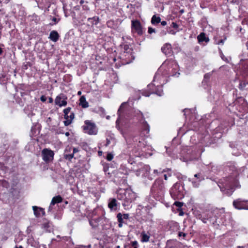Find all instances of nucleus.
Wrapping results in <instances>:
<instances>
[{"label": "nucleus", "mask_w": 248, "mask_h": 248, "mask_svg": "<svg viewBox=\"0 0 248 248\" xmlns=\"http://www.w3.org/2000/svg\"><path fill=\"white\" fill-rule=\"evenodd\" d=\"M127 105V102L123 103L118 110L117 113L119 117L116 121V123L118 122L120 123H124L125 124L128 123V116H125L126 112H125V107Z\"/></svg>", "instance_id": "39448f33"}, {"label": "nucleus", "mask_w": 248, "mask_h": 248, "mask_svg": "<svg viewBox=\"0 0 248 248\" xmlns=\"http://www.w3.org/2000/svg\"><path fill=\"white\" fill-rule=\"evenodd\" d=\"M165 192V187L163 180L156 179L151 187L150 194L156 200L160 201L164 197Z\"/></svg>", "instance_id": "f257e3e1"}, {"label": "nucleus", "mask_w": 248, "mask_h": 248, "mask_svg": "<svg viewBox=\"0 0 248 248\" xmlns=\"http://www.w3.org/2000/svg\"><path fill=\"white\" fill-rule=\"evenodd\" d=\"M63 198L60 195L54 197L51 202V205H55L62 202Z\"/></svg>", "instance_id": "6ab92c4d"}, {"label": "nucleus", "mask_w": 248, "mask_h": 248, "mask_svg": "<svg viewBox=\"0 0 248 248\" xmlns=\"http://www.w3.org/2000/svg\"><path fill=\"white\" fill-rule=\"evenodd\" d=\"M183 111L184 112V115L186 117V115H189L191 113V110L188 108H185L183 110Z\"/></svg>", "instance_id": "c9c22d12"}, {"label": "nucleus", "mask_w": 248, "mask_h": 248, "mask_svg": "<svg viewBox=\"0 0 248 248\" xmlns=\"http://www.w3.org/2000/svg\"><path fill=\"white\" fill-rule=\"evenodd\" d=\"M71 110V108L70 107H68L63 110V113H64V114H66V113L69 114V113L70 112Z\"/></svg>", "instance_id": "37998d69"}, {"label": "nucleus", "mask_w": 248, "mask_h": 248, "mask_svg": "<svg viewBox=\"0 0 248 248\" xmlns=\"http://www.w3.org/2000/svg\"><path fill=\"white\" fill-rule=\"evenodd\" d=\"M53 205H51V204H50L49 207H48V212H50L52 210V207L51 206H52Z\"/></svg>", "instance_id": "69168bd1"}, {"label": "nucleus", "mask_w": 248, "mask_h": 248, "mask_svg": "<svg viewBox=\"0 0 248 248\" xmlns=\"http://www.w3.org/2000/svg\"><path fill=\"white\" fill-rule=\"evenodd\" d=\"M42 228L44 229H45L46 231H48L49 232H51V230H52V223L48 220L46 218H44L43 219V223H42Z\"/></svg>", "instance_id": "4468645a"}, {"label": "nucleus", "mask_w": 248, "mask_h": 248, "mask_svg": "<svg viewBox=\"0 0 248 248\" xmlns=\"http://www.w3.org/2000/svg\"><path fill=\"white\" fill-rule=\"evenodd\" d=\"M64 118L66 120H69V115H68V114H64Z\"/></svg>", "instance_id": "4d7b16f0"}, {"label": "nucleus", "mask_w": 248, "mask_h": 248, "mask_svg": "<svg viewBox=\"0 0 248 248\" xmlns=\"http://www.w3.org/2000/svg\"><path fill=\"white\" fill-rule=\"evenodd\" d=\"M154 85L153 84H149L148 86V88L149 89L151 90L150 93L147 92H143L142 94L143 95L148 97L150 96V94L155 93L157 94L158 96H161L163 94V90L162 86L157 85L156 87H155V89H152V87H153Z\"/></svg>", "instance_id": "0eeeda50"}, {"label": "nucleus", "mask_w": 248, "mask_h": 248, "mask_svg": "<svg viewBox=\"0 0 248 248\" xmlns=\"http://www.w3.org/2000/svg\"><path fill=\"white\" fill-rule=\"evenodd\" d=\"M150 170V167L149 165H144L140 169V172L142 173V175L146 177L148 175Z\"/></svg>", "instance_id": "dca6fc26"}, {"label": "nucleus", "mask_w": 248, "mask_h": 248, "mask_svg": "<svg viewBox=\"0 0 248 248\" xmlns=\"http://www.w3.org/2000/svg\"><path fill=\"white\" fill-rule=\"evenodd\" d=\"M117 199L124 201V206H128L135 199V194L129 189H120L117 191Z\"/></svg>", "instance_id": "f03ea898"}, {"label": "nucleus", "mask_w": 248, "mask_h": 248, "mask_svg": "<svg viewBox=\"0 0 248 248\" xmlns=\"http://www.w3.org/2000/svg\"><path fill=\"white\" fill-rule=\"evenodd\" d=\"M52 20L53 22H54V23H50V25L52 26L53 25H55L57 23H58V22L59 21L60 19H57V18L55 17H53L52 19Z\"/></svg>", "instance_id": "e433bc0d"}, {"label": "nucleus", "mask_w": 248, "mask_h": 248, "mask_svg": "<svg viewBox=\"0 0 248 248\" xmlns=\"http://www.w3.org/2000/svg\"><path fill=\"white\" fill-rule=\"evenodd\" d=\"M66 96L62 93L60 94L59 95L57 96L55 99V102L56 105H59V104L61 103L62 99H66Z\"/></svg>", "instance_id": "4be33fe9"}, {"label": "nucleus", "mask_w": 248, "mask_h": 248, "mask_svg": "<svg viewBox=\"0 0 248 248\" xmlns=\"http://www.w3.org/2000/svg\"><path fill=\"white\" fill-rule=\"evenodd\" d=\"M123 215V217L124 219H127L129 218V214H124Z\"/></svg>", "instance_id": "603ef678"}, {"label": "nucleus", "mask_w": 248, "mask_h": 248, "mask_svg": "<svg viewBox=\"0 0 248 248\" xmlns=\"http://www.w3.org/2000/svg\"><path fill=\"white\" fill-rule=\"evenodd\" d=\"M59 37V33L57 31H52L50 33L49 38L51 41L56 42L58 40Z\"/></svg>", "instance_id": "f3484780"}, {"label": "nucleus", "mask_w": 248, "mask_h": 248, "mask_svg": "<svg viewBox=\"0 0 248 248\" xmlns=\"http://www.w3.org/2000/svg\"><path fill=\"white\" fill-rule=\"evenodd\" d=\"M197 39H198L199 43L201 44L202 43V32H201L198 35V36H197Z\"/></svg>", "instance_id": "a18cd8bd"}, {"label": "nucleus", "mask_w": 248, "mask_h": 248, "mask_svg": "<svg viewBox=\"0 0 248 248\" xmlns=\"http://www.w3.org/2000/svg\"><path fill=\"white\" fill-rule=\"evenodd\" d=\"M200 50V47L199 46H196L194 48V50L195 51H198Z\"/></svg>", "instance_id": "e2e57ef3"}, {"label": "nucleus", "mask_w": 248, "mask_h": 248, "mask_svg": "<svg viewBox=\"0 0 248 248\" xmlns=\"http://www.w3.org/2000/svg\"><path fill=\"white\" fill-rule=\"evenodd\" d=\"M184 203L180 202H175L174 203V205L176 206L179 209H181V207L183 205Z\"/></svg>", "instance_id": "f704fd0d"}, {"label": "nucleus", "mask_w": 248, "mask_h": 248, "mask_svg": "<svg viewBox=\"0 0 248 248\" xmlns=\"http://www.w3.org/2000/svg\"><path fill=\"white\" fill-rule=\"evenodd\" d=\"M138 243L137 241L132 242V246L134 247H137Z\"/></svg>", "instance_id": "864d4df0"}, {"label": "nucleus", "mask_w": 248, "mask_h": 248, "mask_svg": "<svg viewBox=\"0 0 248 248\" xmlns=\"http://www.w3.org/2000/svg\"><path fill=\"white\" fill-rule=\"evenodd\" d=\"M73 157L74 154L73 153L71 154L64 155V158L66 159H68L69 160H70Z\"/></svg>", "instance_id": "473e14b6"}, {"label": "nucleus", "mask_w": 248, "mask_h": 248, "mask_svg": "<svg viewBox=\"0 0 248 248\" xmlns=\"http://www.w3.org/2000/svg\"><path fill=\"white\" fill-rule=\"evenodd\" d=\"M110 143V140L108 139H106V143L105 144V146H108V145H109Z\"/></svg>", "instance_id": "13d9d810"}, {"label": "nucleus", "mask_w": 248, "mask_h": 248, "mask_svg": "<svg viewBox=\"0 0 248 248\" xmlns=\"http://www.w3.org/2000/svg\"><path fill=\"white\" fill-rule=\"evenodd\" d=\"M174 50L176 53H178L179 52H180L181 50V48L179 46H176L174 47Z\"/></svg>", "instance_id": "49530a36"}, {"label": "nucleus", "mask_w": 248, "mask_h": 248, "mask_svg": "<svg viewBox=\"0 0 248 248\" xmlns=\"http://www.w3.org/2000/svg\"><path fill=\"white\" fill-rule=\"evenodd\" d=\"M67 103V101H66V99H62V100L61 101V103L59 104V106L60 107H62V106H66Z\"/></svg>", "instance_id": "58836bf2"}, {"label": "nucleus", "mask_w": 248, "mask_h": 248, "mask_svg": "<svg viewBox=\"0 0 248 248\" xmlns=\"http://www.w3.org/2000/svg\"><path fill=\"white\" fill-rule=\"evenodd\" d=\"M0 186L2 187L1 190L3 188H8L10 186L9 183L5 180H0Z\"/></svg>", "instance_id": "a878e982"}, {"label": "nucleus", "mask_w": 248, "mask_h": 248, "mask_svg": "<svg viewBox=\"0 0 248 248\" xmlns=\"http://www.w3.org/2000/svg\"><path fill=\"white\" fill-rule=\"evenodd\" d=\"M137 114L139 118V121L142 124V133L145 136H147L150 131L149 125L148 124L147 122L145 121L143 114L140 111H139Z\"/></svg>", "instance_id": "423d86ee"}, {"label": "nucleus", "mask_w": 248, "mask_h": 248, "mask_svg": "<svg viewBox=\"0 0 248 248\" xmlns=\"http://www.w3.org/2000/svg\"><path fill=\"white\" fill-rule=\"evenodd\" d=\"M117 220L119 223H124V218L123 217V215L121 213H119L117 215Z\"/></svg>", "instance_id": "c85d7f7f"}, {"label": "nucleus", "mask_w": 248, "mask_h": 248, "mask_svg": "<svg viewBox=\"0 0 248 248\" xmlns=\"http://www.w3.org/2000/svg\"><path fill=\"white\" fill-rule=\"evenodd\" d=\"M133 140L134 142H136L135 143V144L137 145L140 148H141L142 147L144 146V144L143 143L142 141L140 140L139 137H134Z\"/></svg>", "instance_id": "5701e85b"}, {"label": "nucleus", "mask_w": 248, "mask_h": 248, "mask_svg": "<svg viewBox=\"0 0 248 248\" xmlns=\"http://www.w3.org/2000/svg\"><path fill=\"white\" fill-rule=\"evenodd\" d=\"M131 30L132 32L135 31L141 36L143 34V28L140 21L138 20H133L131 21Z\"/></svg>", "instance_id": "6e6552de"}, {"label": "nucleus", "mask_w": 248, "mask_h": 248, "mask_svg": "<svg viewBox=\"0 0 248 248\" xmlns=\"http://www.w3.org/2000/svg\"><path fill=\"white\" fill-rule=\"evenodd\" d=\"M161 22V18L159 16H157L155 15H154L152 18L151 22L153 25H156Z\"/></svg>", "instance_id": "b1692460"}, {"label": "nucleus", "mask_w": 248, "mask_h": 248, "mask_svg": "<svg viewBox=\"0 0 248 248\" xmlns=\"http://www.w3.org/2000/svg\"><path fill=\"white\" fill-rule=\"evenodd\" d=\"M54 155V152L49 149L45 148L42 151L43 160L46 163L52 161L53 159Z\"/></svg>", "instance_id": "1a4fd4ad"}, {"label": "nucleus", "mask_w": 248, "mask_h": 248, "mask_svg": "<svg viewBox=\"0 0 248 248\" xmlns=\"http://www.w3.org/2000/svg\"><path fill=\"white\" fill-rule=\"evenodd\" d=\"M82 130L85 133L90 135H96L98 132V128L95 124L90 120L84 121V125L82 126Z\"/></svg>", "instance_id": "20e7f679"}, {"label": "nucleus", "mask_w": 248, "mask_h": 248, "mask_svg": "<svg viewBox=\"0 0 248 248\" xmlns=\"http://www.w3.org/2000/svg\"><path fill=\"white\" fill-rule=\"evenodd\" d=\"M79 151V150L78 148H74L73 151V154H74L76 153H77Z\"/></svg>", "instance_id": "bf43d9fd"}, {"label": "nucleus", "mask_w": 248, "mask_h": 248, "mask_svg": "<svg viewBox=\"0 0 248 248\" xmlns=\"http://www.w3.org/2000/svg\"><path fill=\"white\" fill-rule=\"evenodd\" d=\"M113 158V155L111 154V153H108L107 154V157H106V159L108 160V161H111Z\"/></svg>", "instance_id": "4c0bfd02"}, {"label": "nucleus", "mask_w": 248, "mask_h": 248, "mask_svg": "<svg viewBox=\"0 0 248 248\" xmlns=\"http://www.w3.org/2000/svg\"><path fill=\"white\" fill-rule=\"evenodd\" d=\"M202 155V150H199L197 151H193L190 157V160L192 161H197Z\"/></svg>", "instance_id": "2eb2a0df"}, {"label": "nucleus", "mask_w": 248, "mask_h": 248, "mask_svg": "<svg viewBox=\"0 0 248 248\" xmlns=\"http://www.w3.org/2000/svg\"><path fill=\"white\" fill-rule=\"evenodd\" d=\"M171 27L173 28L174 29H177L178 28L179 26L176 23L173 22L171 23Z\"/></svg>", "instance_id": "c03bdc74"}, {"label": "nucleus", "mask_w": 248, "mask_h": 248, "mask_svg": "<svg viewBox=\"0 0 248 248\" xmlns=\"http://www.w3.org/2000/svg\"><path fill=\"white\" fill-rule=\"evenodd\" d=\"M212 73L205 74L204 76V80L205 82H207L208 80L212 76Z\"/></svg>", "instance_id": "2f4dec72"}, {"label": "nucleus", "mask_w": 248, "mask_h": 248, "mask_svg": "<svg viewBox=\"0 0 248 248\" xmlns=\"http://www.w3.org/2000/svg\"><path fill=\"white\" fill-rule=\"evenodd\" d=\"M178 235V236H179V237L183 236V238H185V237L186 236L187 234L186 233H185L183 232H179Z\"/></svg>", "instance_id": "a19ab883"}, {"label": "nucleus", "mask_w": 248, "mask_h": 248, "mask_svg": "<svg viewBox=\"0 0 248 248\" xmlns=\"http://www.w3.org/2000/svg\"><path fill=\"white\" fill-rule=\"evenodd\" d=\"M192 178H197L198 180L200 179V181L202 180V174L200 172L196 173L194 175Z\"/></svg>", "instance_id": "72a5a7b5"}, {"label": "nucleus", "mask_w": 248, "mask_h": 248, "mask_svg": "<svg viewBox=\"0 0 248 248\" xmlns=\"http://www.w3.org/2000/svg\"><path fill=\"white\" fill-rule=\"evenodd\" d=\"M119 207V203L115 198H110L108 201V207L111 211H116Z\"/></svg>", "instance_id": "9b49d317"}, {"label": "nucleus", "mask_w": 248, "mask_h": 248, "mask_svg": "<svg viewBox=\"0 0 248 248\" xmlns=\"http://www.w3.org/2000/svg\"><path fill=\"white\" fill-rule=\"evenodd\" d=\"M146 177H147L148 179L152 180L153 179V177L148 173V175L146 176Z\"/></svg>", "instance_id": "680f3d73"}, {"label": "nucleus", "mask_w": 248, "mask_h": 248, "mask_svg": "<svg viewBox=\"0 0 248 248\" xmlns=\"http://www.w3.org/2000/svg\"><path fill=\"white\" fill-rule=\"evenodd\" d=\"M226 39V37H224V38L223 39H221L220 40H219L217 43V44H224V41Z\"/></svg>", "instance_id": "3c124183"}, {"label": "nucleus", "mask_w": 248, "mask_h": 248, "mask_svg": "<svg viewBox=\"0 0 248 248\" xmlns=\"http://www.w3.org/2000/svg\"><path fill=\"white\" fill-rule=\"evenodd\" d=\"M164 179H165V180H168V175H167V174H164Z\"/></svg>", "instance_id": "338daca9"}, {"label": "nucleus", "mask_w": 248, "mask_h": 248, "mask_svg": "<svg viewBox=\"0 0 248 248\" xmlns=\"http://www.w3.org/2000/svg\"><path fill=\"white\" fill-rule=\"evenodd\" d=\"M75 118V114L74 112H71L70 115H69V120H65L63 122L65 126H68L70 125L72 122L73 120Z\"/></svg>", "instance_id": "393cba45"}, {"label": "nucleus", "mask_w": 248, "mask_h": 248, "mask_svg": "<svg viewBox=\"0 0 248 248\" xmlns=\"http://www.w3.org/2000/svg\"><path fill=\"white\" fill-rule=\"evenodd\" d=\"M53 100L52 98H51V97H49V101H48V102H49V103H52V102H53Z\"/></svg>", "instance_id": "0e129e2a"}, {"label": "nucleus", "mask_w": 248, "mask_h": 248, "mask_svg": "<svg viewBox=\"0 0 248 248\" xmlns=\"http://www.w3.org/2000/svg\"><path fill=\"white\" fill-rule=\"evenodd\" d=\"M184 190L183 186L179 183L173 185L170 190V194L174 200H181L184 197Z\"/></svg>", "instance_id": "7ed1b4c3"}, {"label": "nucleus", "mask_w": 248, "mask_h": 248, "mask_svg": "<svg viewBox=\"0 0 248 248\" xmlns=\"http://www.w3.org/2000/svg\"><path fill=\"white\" fill-rule=\"evenodd\" d=\"M170 230H178L179 229V224L176 222H172L170 224Z\"/></svg>", "instance_id": "bb28decb"}, {"label": "nucleus", "mask_w": 248, "mask_h": 248, "mask_svg": "<svg viewBox=\"0 0 248 248\" xmlns=\"http://www.w3.org/2000/svg\"><path fill=\"white\" fill-rule=\"evenodd\" d=\"M39 211L41 212L42 214V215L43 216H45V212L44 211V209L40 207V208H39Z\"/></svg>", "instance_id": "6e6d98bb"}, {"label": "nucleus", "mask_w": 248, "mask_h": 248, "mask_svg": "<svg viewBox=\"0 0 248 248\" xmlns=\"http://www.w3.org/2000/svg\"><path fill=\"white\" fill-rule=\"evenodd\" d=\"M162 52L167 56L170 57L172 55V47L170 43H166L161 48Z\"/></svg>", "instance_id": "f8f14e48"}, {"label": "nucleus", "mask_w": 248, "mask_h": 248, "mask_svg": "<svg viewBox=\"0 0 248 248\" xmlns=\"http://www.w3.org/2000/svg\"><path fill=\"white\" fill-rule=\"evenodd\" d=\"M148 233H149V232ZM140 236L141 241L142 242H147L149 241L150 234L146 233L145 231H143L141 232L140 234Z\"/></svg>", "instance_id": "a211bd4d"}, {"label": "nucleus", "mask_w": 248, "mask_h": 248, "mask_svg": "<svg viewBox=\"0 0 248 248\" xmlns=\"http://www.w3.org/2000/svg\"><path fill=\"white\" fill-rule=\"evenodd\" d=\"M209 38L208 36H206V34L204 32H202V42H205L206 43H208L209 41Z\"/></svg>", "instance_id": "c756f323"}, {"label": "nucleus", "mask_w": 248, "mask_h": 248, "mask_svg": "<svg viewBox=\"0 0 248 248\" xmlns=\"http://www.w3.org/2000/svg\"><path fill=\"white\" fill-rule=\"evenodd\" d=\"M148 32L149 34H152V33L155 32V29H154L152 27H148Z\"/></svg>", "instance_id": "ea45409f"}, {"label": "nucleus", "mask_w": 248, "mask_h": 248, "mask_svg": "<svg viewBox=\"0 0 248 248\" xmlns=\"http://www.w3.org/2000/svg\"><path fill=\"white\" fill-rule=\"evenodd\" d=\"M228 187H229V188L228 189V190H229V192L227 191V195L228 196H230L232 194V193L234 191V188L233 186H229Z\"/></svg>", "instance_id": "7c9ffc66"}, {"label": "nucleus", "mask_w": 248, "mask_h": 248, "mask_svg": "<svg viewBox=\"0 0 248 248\" xmlns=\"http://www.w3.org/2000/svg\"><path fill=\"white\" fill-rule=\"evenodd\" d=\"M167 32L171 34H175L176 33V32L174 30L171 29L170 28L167 29Z\"/></svg>", "instance_id": "79ce46f5"}, {"label": "nucleus", "mask_w": 248, "mask_h": 248, "mask_svg": "<svg viewBox=\"0 0 248 248\" xmlns=\"http://www.w3.org/2000/svg\"><path fill=\"white\" fill-rule=\"evenodd\" d=\"M178 211L179 212V215L180 216H182L184 214V212L182 211V209H178Z\"/></svg>", "instance_id": "8fccbe9b"}, {"label": "nucleus", "mask_w": 248, "mask_h": 248, "mask_svg": "<svg viewBox=\"0 0 248 248\" xmlns=\"http://www.w3.org/2000/svg\"><path fill=\"white\" fill-rule=\"evenodd\" d=\"M189 181L191 182L192 186L194 187H198L200 186L201 181L195 178H189Z\"/></svg>", "instance_id": "aec40b11"}, {"label": "nucleus", "mask_w": 248, "mask_h": 248, "mask_svg": "<svg viewBox=\"0 0 248 248\" xmlns=\"http://www.w3.org/2000/svg\"><path fill=\"white\" fill-rule=\"evenodd\" d=\"M99 110H100V111H101L102 113H105V109H104L103 108H99Z\"/></svg>", "instance_id": "774afa93"}, {"label": "nucleus", "mask_w": 248, "mask_h": 248, "mask_svg": "<svg viewBox=\"0 0 248 248\" xmlns=\"http://www.w3.org/2000/svg\"><path fill=\"white\" fill-rule=\"evenodd\" d=\"M160 23L161 25L163 26H165L167 25V22L166 21H161Z\"/></svg>", "instance_id": "052dcab7"}, {"label": "nucleus", "mask_w": 248, "mask_h": 248, "mask_svg": "<svg viewBox=\"0 0 248 248\" xmlns=\"http://www.w3.org/2000/svg\"><path fill=\"white\" fill-rule=\"evenodd\" d=\"M40 100L42 102H45L46 100V96L43 95L41 96Z\"/></svg>", "instance_id": "de8ad7c7"}, {"label": "nucleus", "mask_w": 248, "mask_h": 248, "mask_svg": "<svg viewBox=\"0 0 248 248\" xmlns=\"http://www.w3.org/2000/svg\"><path fill=\"white\" fill-rule=\"evenodd\" d=\"M160 75L158 73H156L154 76L153 81H155V79L159 78Z\"/></svg>", "instance_id": "5fc2aeb1"}, {"label": "nucleus", "mask_w": 248, "mask_h": 248, "mask_svg": "<svg viewBox=\"0 0 248 248\" xmlns=\"http://www.w3.org/2000/svg\"><path fill=\"white\" fill-rule=\"evenodd\" d=\"M100 18L97 16H94L93 17H89L87 19L88 26H91V27H93L94 25H96L100 22Z\"/></svg>", "instance_id": "ddd939ff"}, {"label": "nucleus", "mask_w": 248, "mask_h": 248, "mask_svg": "<svg viewBox=\"0 0 248 248\" xmlns=\"http://www.w3.org/2000/svg\"><path fill=\"white\" fill-rule=\"evenodd\" d=\"M80 105L82 106L83 108H86L89 107V103L86 101V98L84 96H82L80 99Z\"/></svg>", "instance_id": "412c9836"}, {"label": "nucleus", "mask_w": 248, "mask_h": 248, "mask_svg": "<svg viewBox=\"0 0 248 248\" xmlns=\"http://www.w3.org/2000/svg\"><path fill=\"white\" fill-rule=\"evenodd\" d=\"M167 31H165V30H162V31H161L160 32V33H159V35H160V36H164V35H166V34H167Z\"/></svg>", "instance_id": "09e8293b"}, {"label": "nucleus", "mask_w": 248, "mask_h": 248, "mask_svg": "<svg viewBox=\"0 0 248 248\" xmlns=\"http://www.w3.org/2000/svg\"><path fill=\"white\" fill-rule=\"evenodd\" d=\"M40 207H38L36 206H32V209L33 210L34 214L35 216L36 217H39L40 216V212H41L39 211V208Z\"/></svg>", "instance_id": "cd10ccee"}, {"label": "nucleus", "mask_w": 248, "mask_h": 248, "mask_svg": "<svg viewBox=\"0 0 248 248\" xmlns=\"http://www.w3.org/2000/svg\"><path fill=\"white\" fill-rule=\"evenodd\" d=\"M248 201H242L240 199L233 202V206L238 210H248Z\"/></svg>", "instance_id": "9d476101"}]
</instances>
